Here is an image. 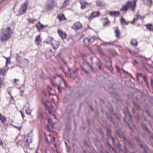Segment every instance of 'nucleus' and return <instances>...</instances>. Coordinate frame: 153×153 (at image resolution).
Returning <instances> with one entry per match:
<instances>
[{
  "mask_svg": "<svg viewBox=\"0 0 153 153\" xmlns=\"http://www.w3.org/2000/svg\"><path fill=\"white\" fill-rule=\"evenodd\" d=\"M65 126L67 129L68 131H70L71 129V124L66 123Z\"/></svg>",
  "mask_w": 153,
  "mask_h": 153,
  "instance_id": "c03bdc74",
  "label": "nucleus"
},
{
  "mask_svg": "<svg viewBox=\"0 0 153 153\" xmlns=\"http://www.w3.org/2000/svg\"><path fill=\"white\" fill-rule=\"evenodd\" d=\"M133 64L134 66H136L137 64H138V62L135 60H134L133 62Z\"/></svg>",
  "mask_w": 153,
  "mask_h": 153,
  "instance_id": "69168bd1",
  "label": "nucleus"
},
{
  "mask_svg": "<svg viewBox=\"0 0 153 153\" xmlns=\"http://www.w3.org/2000/svg\"><path fill=\"white\" fill-rule=\"evenodd\" d=\"M64 143H65V146H66V150L68 152H69L70 151V148L68 146L67 143L65 141Z\"/></svg>",
  "mask_w": 153,
  "mask_h": 153,
  "instance_id": "de8ad7c7",
  "label": "nucleus"
},
{
  "mask_svg": "<svg viewBox=\"0 0 153 153\" xmlns=\"http://www.w3.org/2000/svg\"><path fill=\"white\" fill-rule=\"evenodd\" d=\"M71 120L70 118H68L66 124H71Z\"/></svg>",
  "mask_w": 153,
  "mask_h": 153,
  "instance_id": "338daca9",
  "label": "nucleus"
},
{
  "mask_svg": "<svg viewBox=\"0 0 153 153\" xmlns=\"http://www.w3.org/2000/svg\"><path fill=\"white\" fill-rule=\"evenodd\" d=\"M39 24H40V27H39V28H40V29L46 27L45 26L41 24L39 22Z\"/></svg>",
  "mask_w": 153,
  "mask_h": 153,
  "instance_id": "052dcab7",
  "label": "nucleus"
},
{
  "mask_svg": "<svg viewBox=\"0 0 153 153\" xmlns=\"http://www.w3.org/2000/svg\"><path fill=\"white\" fill-rule=\"evenodd\" d=\"M106 62L108 64H105V67H106L107 69L109 70L111 73L114 74L113 73V68L112 66V61L111 59L109 58V61H106Z\"/></svg>",
  "mask_w": 153,
  "mask_h": 153,
  "instance_id": "6e6552de",
  "label": "nucleus"
},
{
  "mask_svg": "<svg viewBox=\"0 0 153 153\" xmlns=\"http://www.w3.org/2000/svg\"><path fill=\"white\" fill-rule=\"evenodd\" d=\"M145 25L148 30L150 31H153V25L152 24L149 23Z\"/></svg>",
  "mask_w": 153,
  "mask_h": 153,
  "instance_id": "5701e85b",
  "label": "nucleus"
},
{
  "mask_svg": "<svg viewBox=\"0 0 153 153\" xmlns=\"http://www.w3.org/2000/svg\"><path fill=\"white\" fill-rule=\"evenodd\" d=\"M136 17L137 19H144V17H143L141 15L139 14H137L136 15Z\"/></svg>",
  "mask_w": 153,
  "mask_h": 153,
  "instance_id": "603ef678",
  "label": "nucleus"
},
{
  "mask_svg": "<svg viewBox=\"0 0 153 153\" xmlns=\"http://www.w3.org/2000/svg\"><path fill=\"white\" fill-rule=\"evenodd\" d=\"M31 112L32 110L29 107H27V109L25 110L26 113L27 114L30 115Z\"/></svg>",
  "mask_w": 153,
  "mask_h": 153,
  "instance_id": "e433bc0d",
  "label": "nucleus"
},
{
  "mask_svg": "<svg viewBox=\"0 0 153 153\" xmlns=\"http://www.w3.org/2000/svg\"><path fill=\"white\" fill-rule=\"evenodd\" d=\"M104 19L107 20L106 21H105L102 24L103 26H105L108 25L110 23V22L108 20L107 17H105L104 18Z\"/></svg>",
  "mask_w": 153,
  "mask_h": 153,
  "instance_id": "2f4dec72",
  "label": "nucleus"
},
{
  "mask_svg": "<svg viewBox=\"0 0 153 153\" xmlns=\"http://www.w3.org/2000/svg\"><path fill=\"white\" fill-rule=\"evenodd\" d=\"M120 12L118 11H110L109 12V14L112 16H117L120 14Z\"/></svg>",
  "mask_w": 153,
  "mask_h": 153,
  "instance_id": "dca6fc26",
  "label": "nucleus"
},
{
  "mask_svg": "<svg viewBox=\"0 0 153 153\" xmlns=\"http://www.w3.org/2000/svg\"><path fill=\"white\" fill-rule=\"evenodd\" d=\"M96 5L97 7H100L103 6L102 2L99 0H97L96 2Z\"/></svg>",
  "mask_w": 153,
  "mask_h": 153,
  "instance_id": "72a5a7b5",
  "label": "nucleus"
},
{
  "mask_svg": "<svg viewBox=\"0 0 153 153\" xmlns=\"http://www.w3.org/2000/svg\"><path fill=\"white\" fill-rule=\"evenodd\" d=\"M105 128L106 129L107 132L109 134V135L111 136V137H112V136L111 135L112 131L110 128L109 127H105Z\"/></svg>",
  "mask_w": 153,
  "mask_h": 153,
  "instance_id": "bb28decb",
  "label": "nucleus"
},
{
  "mask_svg": "<svg viewBox=\"0 0 153 153\" xmlns=\"http://www.w3.org/2000/svg\"><path fill=\"white\" fill-rule=\"evenodd\" d=\"M27 7V6L26 3H24L21 6L20 11L21 12V11H22V14H23L26 12Z\"/></svg>",
  "mask_w": 153,
  "mask_h": 153,
  "instance_id": "a211bd4d",
  "label": "nucleus"
},
{
  "mask_svg": "<svg viewBox=\"0 0 153 153\" xmlns=\"http://www.w3.org/2000/svg\"><path fill=\"white\" fill-rule=\"evenodd\" d=\"M94 142L95 144V146L100 151V152L101 153H104L103 152L104 149L98 138H97L94 139Z\"/></svg>",
  "mask_w": 153,
  "mask_h": 153,
  "instance_id": "20e7f679",
  "label": "nucleus"
},
{
  "mask_svg": "<svg viewBox=\"0 0 153 153\" xmlns=\"http://www.w3.org/2000/svg\"><path fill=\"white\" fill-rule=\"evenodd\" d=\"M42 41V39L40 38V35L37 36L36 38L35 39V42H38V43L41 42Z\"/></svg>",
  "mask_w": 153,
  "mask_h": 153,
  "instance_id": "c85d7f7f",
  "label": "nucleus"
},
{
  "mask_svg": "<svg viewBox=\"0 0 153 153\" xmlns=\"http://www.w3.org/2000/svg\"><path fill=\"white\" fill-rule=\"evenodd\" d=\"M135 97L136 100H141L142 101H144L146 100L144 94L142 92H139L137 93Z\"/></svg>",
  "mask_w": 153,
  "mask_h": 153,
  "instance_id": "39448f33",
  "label": "nucleus"
},
{
  "mask_svg": "<svg viewBox=\"0 0 153 153\" xmlns=\"http://www.w3.org/2000/svg\"><path fill=\"white\" fill-rule=\"evenodd\" d=\"M42 102L45 105V107L48 108V109H51V108L47 105V103L46 102H45L43 100H42Z\"/></svg>",
  "mask_w": 153,
  "mask_h": 153,
  "instance_id": "09e8293b",
  "label": "nucleus"
},
{
  "mask_svg": "<svg viewBox=\"0 0 153 153\" xmlns=\"http://www.w3.org/2000/svg\"><path fill=\"white\" fill-rule=\"evenodd\" d=\"M126 142L128 143L129 146H131L132 148H134V145L131 141H130L128 140H126Z\"/></svg>",
  "mask_w": 153,
  "mask_h": 153,
  "instance_id": "a18cd8bd",
  "label": "nucleus"
},
{
  "mask_svg": "<svg viewBox=\"0 0 153 153\" xmlns=\"http://www.w3.org/2000/svg\"><path fill=\"white\" fill-rule=\"evenodd\" d=\"M105 116L107 119L113 124L114 125L115 124V122L111 116L110 115H109L107 112H106L105 114Z\"/></svg>",
  "mask_w": 153,
  "mask_h": 153,
  "instance_id": "2eb2a0df",
  "label": "nucleus"
},
{
  "mask_svg": "<svg viewBox=\"0 0 153 153\" xmlns=\"http://www.w3.org/2000/svg\"><path fill=\"white\" fill-rule=\"evenodd\" d=\"M83 142H84V144L85 146H87L89 148H90L89 145H88L87 143V142L86 141V140H84Z\"/></svg>",
  "mask_w": 153,
  "mask_h": 153,
  "instance_id": "680f3d73",
  "label": "nucleus"
},
{
  "mask_svg": "<svg viewBox=\"0 0 153 153\" xmlns=\"http://www.w3.org/2000/svg\"><path fill=\"white\" fill-rule=\"evenodd\" d=\"M68 0H64V2L62 4V8H64L66 6V3L68 1Z\"/></svg>",
  "mask_w": 153,
  "mask_h": 153,
  "instance_id": "5fc2aeb1",
  "label": "nucleus"
},
{
  "mask_svg": "<svg viewBox=\"0 0 153 153\" xmlns=\"http://www.w3.org/2000/svg\"><path fill=\"white\" fill-rule=\"evenodd\" d=\"M100 14L99 11L97 12L93 11L91 13L90 16L88 18V19L89 21H91L92 19L99 16Z\"/></svg>",
  "mask_w": 153,
  "mask_h": 153,
  "instance_id": "9d476101",
  "label": "nucleus"
},
{
  "mask_svg": "<svg viewBox=\"0 0 153 153\" xmlns=\"http://www.w3.org/2000/svg\"><path fill=\"white\" fill-rule=\"evenodd\" d=\"M56 5V3L54 2L53 0H51V3H49L47 4L46 6V9L49 10L52 7H55Z\"/></svg>",
  "mask_w": 153,
  "mask_h": 153,
  "instance_id": "9b49d317",
  "label": "nucleus"
},
{
  "mask_svg": "<svg viewBox=\"0 0 153 153\" xmlns=\"http://www.w3.org/2000/svg\"><path fill=\"white\" fill-rule=\"evenodd\" d=\"M84 65L87 66V67H90L91 70V71L93 70V67L92 66L90 65L89 63L87 61L83 59V62L82 64H79V66L81 68V70L85 74H89V72L85 68Z\"/></svg>",
  "mask_w": 153,
  "mask_h": 153,
  "instance_id": "7ed1b4c3",
  "label": "nucleus"
},
{
  "mask_svg": "<svg viewBox=\"0 0 153 153\" xmlns=\"http://www.w3.org/2000/svg\"><path fill=\"white\" fill-rule=\"evenodd\" d=\"M94 38V36H93L91 37V39H88L87 38H85V39L87 40L88 42L89 43V45L90 44V42H91V40Z\"/></svg>",
  "mask_w": 153,
  "mask_h": 153,
  "instance_id": "13d9d810",
  "label": "nucleus"
},
{
  "mask_svg": "<svg viewBox=\"0 0 153 153\" xmlns=\"http://www.w3.org/2000/svg\"><path fill=\"white\" fill-rule=\"evenodd\" d=\"M98 51L100 55L102 57L105 56V54L102 51V50L100 48H98Z\"/></svg>",
  "mask_w": 153,
  "mask_h": 153,
  "instance_id": "7c9ffc66",
  "label": "nucleus"
},
{
  "mask_svg": "<svg viewBox=\"0 0 153 153\" xmlns=\"http://www.w3.org/2000/svg\"><path fill=\"white\" fill-rule=\"evenodd\" d=\"M152 0H146L144 2V4L151 7L152 4Z\"/></svg>",
  "mask_w": 153,
  "mask_h": 153,
  "instance_id": "393cba45",
  "label": "nucleus"
},
{
  "mask_svg": "<svg viewBox=\"0 0 153 153\" xmlns=\"http://www.w3.org/2000/svg\"><path fill=\"white\" fill-rule=\"evenodd\" d=\"M135 140L137 141L138 144L139 143H141L142 142V140L140 139V138L137 136H135Z\"/></svg>",
  "mask_w": 153,
  "mask_h": 153,
  "instance_id": "ea45409f",
  "label": "nucleus"
},
{
  "mask_svg": "<svg viewBox=\"0 0 153 153\" xmlns=\"http://www.w3.org/2000/svg\"><path fill=\"white\" fill-rule=\"evenodd\" d=\"M28 21L30 23L33 24L35 21H36V20L32 19L29 17L28 19Z\"/></svg>",
  "mask_w": 153,
  "mask_h": 153,
  "instance_id": "37998d69",
  "label": "nucleus"
},
{
  "mask_svg": "<svg viewBox=\"0 0 153 153\" xmlns=\"http://www.w3.org/2000/svg\"><path fill=\"white\" fill-rule=\"evenodd\" d=\"M117 145L118 147L119 148H121V144L119 142H118V143H117Z\"/></svg>",
  "mask_w": 153,
  "mask_h": 153,
  "instance_id": "774afa93",
  "label": "nucleus"
},
{
  "mask_svg": "<svg viewBox=\"0 0 153 153\" xmlns=\"http://www.w3.org/2000/svg\"><path fill=\"white\" fill-rule=\"evenodd\" d=\"M123 71H124V72L126 73L127 74L128 76L131 77V78H133V77L132 76V75L130 73H129L128 72L126 71H125L124 69H123Z\"/></svg>",
  "mask_w": 153,
  "mask_h": 153,
  "instance_id": "bf43d9fd",
  "label": "nucleus"
},
{
  "mask_svg": "<svg viewBox=\"0 0 153 153\" xmlns=\"http://www.w3.org/2000/svg\"><path fill=\"white\" fill-rule=\"evenodd\" d=\"M115 67L117 69V72L121 74L120 69V67L117 65H116Z\"/></svg>",
  "mask_w": 153,
  "mask_h": 153,
  "instance_id": "3c124183",
  "label": "nucleus"
},
{
  "mask_svg": "<svg viewBox=\"0 0 153 153\" xmlns=\"http://www.w3.org/2000/svg\"><path fill=\"white\" fill-rule=\"evenodd\" d=\"M1 31L8 35V36H10L11 37L13 33L11 27H7L5 29L2 28Z\"/></svg>",
  "mask_w": 153,
  "mask_h": 153,
  "instance_id": "0eeeda50",
  "label": "nucleus"
},
{
  "mask_svg": "<svg viewBox=\"0 0 153 153\" xmlns=\"http://www.w3.org/2000/svg\"><path fill=\"white\" fill-rule=\"evenodd\" d=\"M7 70H6L5 68L3 69H0V74L1 75H6V71Z\"/></svg>",
  "mask_w": 153,
  "mask_h": 153,
  "instance_id": "cd10ccee",
  "label": "nucleus"
},
{
  "mask_svg": "<svg viewBox=\"0 0 153 153\" xmlns=\"http://www.w3.org/2000/svg\"><path fill=\"white\" fill-rule=\"evenodd\" d=\"M95 65L99 69L103 71V68L102 67V63L100 60H98L95 62Z\"/></svg>",
  "mask_w": 153,
  "mask_h": 153,
  "instance_id": "f3484780",
  "label": "nucleus"
},
{
  "mask_svg": "<svg viewBox=\"0 0 153 153\" xmlns=\"http://www.w3.org/2000/svg\"><path fill=\"white\" fill-rule=\"evenodd\" d=\"M0 120L1 121L2 123L4 124V122L6 121V118L5 117L2 116L0 117Z\"/></svg>",
  "mask_w": 153,
  "mask_h": 153,
  "instance_id": "58836bf2",
  "label": "nucleus"
},
{
  "mask_svg": "<svg viewBox=\"0 0 153 153\" xmlns=\"http://www.w3.org/2000/svg\"><path fill=\"white\" fill-rule=\"evenodd\" d=\"M137 80L140 84L148 87L149 82L146 75L142 74L141 73L136 74Z\"/></svg>",
  "mask_w": 153,
  "mask_h": 153,
  "instance_id": "f03ea898",
  "label": "nucleus"
},
{
  "mask_svg": "<svg viewBox=\"0 0 153 153\" xmlns=\"http://www.w3.org/2000/svg\"><path fill=\"white\" fill-rule=\"evenodd\" d=\"M120 22L122 25H128L129 22H126L125 19L123 17H122L120 19Z\"/></svg>",
  "mask_w": 153,
  "mask_h": 153,
  "instance_id": "a878e982",
  "label": "nucleus"
},
{
  "mask_svg": "<svg viewBox=\"0 0 153 153\" xmlns=\"http://www.w3.org/2000/svg\"><path fill=\"white\" fill-rule=\"evenodd\" d=\"M0 33V40L1 42H5L11 37L10 36H8V35L2 32L1 31Z\"/></svg>",
  "mask_w": 153,
  "mask_h": 153,
  "instance_id": "423d86ee",
  "label": "nucleus"
},
{
  "mask_svg": "<svg viewBox=\"0 0 153 153\" xmlns=\"http://www.w3.org/2000/svg\"><path fill=\"white\" fill-rule=\"evenodd\" d=\"M113 114L114 116L115 119H117L118 120H120V116H121L120 114H119L117 115L116 113L115 112L113 113Z\"/></svg>",
  "mask_w": 153,
  "mask_h": 153,
  "instance_id": "473e14b6",
  "label": "nucleus"
},
{
  "mask_svg": "<svg viewBox=\"0 0 153 153\" xmlns=\"http://www.w3.org/2000/svg\"><path fill=\"white\" fill-rule=\"evenodd\" d=\"M13 126L14 127H15V128L17 129H18L19 130H21L22 127V126H14V125H13Z\"/></svg>",
  "mask_w": 153,
  "mask_h": 153,
  "instance_id": "e2e57ef3",
  "label": "nucleus"
},
{
  "mask_svg": "<svg viewBox=\"0 0 153 153\" xmlns=\"http://www.w3.org/2000/svg\"><path fill=\"white\" fill-rule=\"evenodd\" d=\"M5 58L6 59V64H8L10 63V58L8 57H5Z\"/></svg>",
  "mask_w": 153,
  "mask_h": 153,
  "instance_id": "6e6d98bb",
  "label": "nucleus"
},
{
  "mask_svg": "<svg viewBox=\"0 0 153 153\" xmlns=\"http://www.w3.org/2000/svg\"><path fill=\"white\" fill-rule=\"evenodd\" d=\"M138 42L135 39H133L130 41V44L134 47H136L137 46Z\"/></svg>",
  "mask_w": 153,
  "mask_h": 153,
  "instance_id": "aec40b11",
  "label": "nucleus"
},
{
  "mask_svg": "<svg viewBox=\"0 0 153 153\" xmlns=\"http://www.w3.org/2000/svg\"><path fill=\"white\" fill-rule=\"evenodd\" d=\"M111 93L114 94V97L115 99L118 102H122V100L120 99L118 97V95L117 94L115 93L114 91L111 92Z\"/></svg>",
  "mask_w": 153,
  "mask_h": 153,
  "instance_id": "4be33fe9",
  "label": "nucleus"
},
{
  "mask_svg": "<svg viewBox=\"0 0 153 153\" xmlns=\"http://www.w3.org/2000/svg\"><path fill=\"white\" fill-rule=\"evenodd\" d=\"M137 0H134L133 1H128L125 4L122 5V7L120 9L121 11L126 12L130 8L131 10L134 11L136 7V2Z\"/></svg>",
  "mask_w": 153,
  "mask_h": 153,
  "instance_id": "f257e3e1",
  "label": "nucleus"
},
{
  "mask_svg": "<svg viewBox=\"0 0 153 153\" xmlns=\"http://www.w3.org/2000/svg\"><path fill=\"white\" fill-rule=\"evenodd\" d=\"M57 18L59 20V21H61L63 19H66V18L64 14H62V16H58Z\"/></svg>",
  "mask_w": 153,
  "mask_h": 153,
  "instance_id": "c756f323",
  "label": "nucleus"
},
{
  "mask_svg": "<svg viewBox=\"0 0 153 153\" xmlns=\"http://www.w3.org/2000/svg\"><path fill=\"white\" fill-rule=\"evenodd\" d=\"M32 142L31 141L30 142H28V139H27L25 140V145L26 147H29V144L30 143H31Z\"/></svg>",
  "mask_w": 153,
  "mask_h": 153,
  "instance_id": "79ce46f5",
  "label": "nucleus"
},
{
  "mask_svg": "<svg viewBox=\"0 0 153 153\" xmlns=\"http://www.w3.org/2000/svg\"><path fill=\"white\" fill-rule=\"evenodd\" d=\"M79 2L81 5V8L82 9L85 8L86 6V4L88 5L86 2H84L82 0H79Z\"/></svg>",
  "mask_w": 153,
  "mask_h": 153,
  "instance_id": "412c9836",
  "label": "nucleus"
},
{
  "mask_svg": "<svg viewBox=\"0 0 153 153\" xmlns=\"http://www.w3.org/2000/svg\"><path fill=\"white\" fill-rule=\"evenodd\" d=\"M140 126L142 129L144 131H146L149 134L151 133V131L149 129L147 126L143 122L140 123Z\"/></svg>",
  "mask_w": 153,
  "mask_h": 153,
  "instance_id": "f8f14e48",
  "label": "nucleus"
},
{
  "mask_svg": "<svg viewBox=\"0 0 153 153\" xmlns=\"http://www.w3.org/2000/svg\"><path fill=\"white\" fill-rule=\"evenodd\" d=\"M115 28V33L116 34V37L118 38L120 36V30L118 27H116Z\"/></svg>",
  "mask_w": 153,
  "mask_h": 153,
  "instance_id": "b1692460",
  "label": "nucleus"
},
{
  "mask_svg": "<svg viewBox=\"0 0 153 153\" xmlns=\"http://www.w3.org/2000/svg\"><path fill=\"white\" fill-rule=\"evenodd\" d=\"M40 24H39V22L36 25V27L37 28L38 30V31H40V28H39V27H40Z\"/></svg>",
  "mask_w": 153,
  "mask_h": 153,
  "instance_id": "4d7b16f0",
  "label": "nucleus"
},
{
  "mask_svg": "<svg viewBox=\"0 0 153 153\" xmlns=\"http://www.w3.org/2000/svg\"><path fill=\"white\" fill-rule=\"evenodd\" d=\"M58 33L59 35L63 39H65L66 37V34L65 33H64L63 31L61 30H58Z\"/></svg>",
  "mask_w": 153,
  "mask_h": 153,
  "instance_id": "4468645a",
  "label": "nucleus"
},
{
  "mask_svg": "<svg viewBox=\"0 0 153 153\" xmlns=\"http://www.w3.org/2000/svg\"><path fill=\"white\" fill-rule=\"evenodd\" d=\"M67 67L68 68V71L71 75H72V74H77L78 71L76 69L74 70L70 68L68 66H67Z\"/></svg>",
  "mask_w": 153,
  "mask_h": 153,
  "instance_id": "6ab92c4d",
  "label": "nucleus"
},
{
  "mask_svg": "<svg viewBox=\"0 0 153 153\" xmlns=\"http://www.w3.org/2000/svg\"><path fill=\"white\" fill-rule=\"evenodd\" d=\"M54 55V53L50 49L48 52L46 53L45 54V56L47 59H48L53 56Z\"/></svg>",
  "mask_w": 153,
  "mask_h": 153,
  "instance_id": "ddd939ff",
  "label": "nucleus"
},
{
  "mask_svg": "<svg viewBox=\"0 0 153 153\" xmlns=\"http://www.w3.org/2000/svg\"><path fill=\"white\" fill-rule=\"evenodd\" d=\"M137 18H134L133 19V20L132 21L129 22V23H131L132 24L134 25L135 24V22L136 21L137 19Z\"/></svg>",
  "mask_w": 153,
  "mask_h": 153,
  "instance_id": "864d4df0",
  "label": "nucleus"
},
{
  "mask_svg": "<svg viewBox=\"0 0 153 153\" xmlns=\"http://www.w3.org/2000/svg\"><path fill=\"white\" fill-rule=\"evenodd\" d=\"M145 112L147 114V116L149 117H152V115L149 111V109H146L145 110Z\"/></svg>",
  "mask_w": 153,
  "mask_h": 153,
  "instance_id": "a19ab883",
  "label": "nucleus"
},
{
  "mask_svg": "<svg viewBox=\"0 0 153 153\" xmlns=\"http://www.w3.org/2000/svg\"><path fill=\"white\" fill-rule=\"evenodd\" d=\"M110 53L111 55L113 57L117 55H118V54L115 51H110Z\"/></svg>",
  "mask_w": 153,
  "mask_h": 153,
  "instance_id": "f704fd0d",
  "label": "nucleus"
},
{
  "mask_svg": "<svg viewBox=\"0 0 153 153\" xmlns=\"http://www.w3.org/2000/svg\"><path fill=\"white\" fill-rule=\"evenodd\" d=\"M127 112H128V113L130 116V118L132 119H133V118L132 115L131 114V113H130V112L128 109Z\"/></svg>",
  "mask_w": 153,
  "mask_h": 153,
  "instance_id": "0e129e2a",
  "label": "nucleus"
},
{
  "mask_svg": "<svg viewBox=\"0 0 153 153\" xmlns=\"http://www.w3.org/2000/svg\"><path fill=\"white\" fill-rule=\"evenodd\" d=\"M117 132L120 137L121 136H122V135H123V132H122L121 130H120V129H118L117 131Z\"/></svg>",
  "mask_w": 153,
  "mask_h": 153,
  "instance_id": "4c0bfd02",
  "label": "nucleus"
},
{
  "mask_svg": "<svg viewBox=\"0 0 153 153\" xmlns=\"http://www.w3.org/2000/svg\"><path fill=\"white\" fill-rule=\"evenodd\" d=\"M71 27L75 31H76L82 28V25L80 22H77L74 24Z\"/></svg>",
  "mask_w": 153,
  "mask_h": 153,
  "instance_id": "1a4fd4ad",
  "label": "nucleus"
},
{
  "mask_svg": "<svg viewBox=\"0 0 153 153\" xmlns=\"http://www.w3.org/2000/svg\"><path fill=\"white\" fill-rule=\"evenodd\" d=\"M38 117L40 118L41 120H42L44 118V116L42 113L40 111L38 112Z\"/></svg>",
  "mask_w": 153,
  "mask_h": 153,
  "instance_id": "c9c22d12",
  "label": "nucleus"
},
{
  "mask_svg": "<svg viewBox=\"0 0 153 153\" xmlns=\"http://www.w3.org/2000/svg\"><path fill=\"white\" fill-rule=\"evenodd\" d=\"M98 131L102 136H104V133L101 128H100L99 129H98Z\"/></svg>",
  "mask_w": 153,
  "mask_h": 153,
  "instance_id": "49530a36",
  "label": "nucleus"
},
{
  "mask_svg": "<svg viewBox=\"0 0 153 153\" xmlns=\"http://www.w3.org/2000/svg\"><path fill=\"white\" fill-rule=\"evenodd\" d=\"M104 42V44H103V45H111L112 46H113L114 45V44L113 43H112L111 42Z\"/></svg>",
  "mask_w": 153,
  "mask_h": 153,
  "instance_id": "8fccbe9b",
  "label": "nucleus"
}]
</instances>
